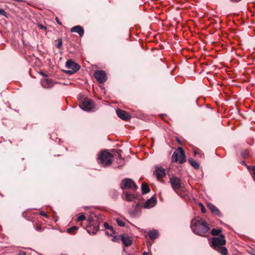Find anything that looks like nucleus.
<instances>
[{"mask_svg": "<svg viewBox=\"0 0 255 255\" xmlns=\"http://www.w3.org/2000/svg\"><path fill=\"white\" fill-rule=\"evenodd\" d=\"M116 222L118 225L120 227H124L125 225V222L119 218L116 219Z\"/></svg>", "mask_w": 255, "mask_h": 255, "instance_id": "nucleus-26", "label": "nucleus"}, {"mask_svg": "<svg viewBox=\"0 0 255 255\" xmlns=\"http://www.w3.org/2000/svg\"><path fill=\"white\" fill-rule=\"evenodd\" d=\"M0 15L6 16V13L3 9L0 8Z\"/></svg>", "mask_w": 255, "mask_h": 255, "instance_id": "nucleus-32", "label": "nucleus"}, {"mask_svg": "<svg viewBox=\"0 0 255 255\" xmlns=\"http://www.w3.org/2000/svg\"><path fill=\"white\" fill-rule=\"evenodd\" d=\"M143 255H148V254L146 252L143 253Z\"/></svg>", "mask_w": 255, "mask_h": 255, "instance_id": "nucleus-45", "label": "nucleus"}, {"mask_svg": "<svg viewBox=\"0 0 255 255\" xmlns=\"http://www.w3.org/2000/svg\"><path fill=\"white\" fill-rule=\"evenodd\" d=\"M221 232V229H213L211 231V234L213 236H218Z\"/></svg>", "mask_w": 255, "mask_h": 255, "instance_id": "nucleus-24", "label": "nucleus"}, {"mask_svg": "<svg viewBox=\"0 0 255 255\" xmlns=\"http://www.w3.org/2000/svg\"><path fill=\"white\" fill-rule=\"evenodd\" d=\"M40 214L42 215V216H43L46 217H48L47 214L46 213H44V212H40Z\"/></svg>", "mask_w": 255, "mask_h": 255, "instance_id": "nucleus-38", "label": "nucleus"}, {"mask_svg": "<svg viewBox=\"0 0 255 255\" xmlns=\"http://www.w3.org/2000/svg\"><path fill=\"white\" fill-rule=\"evenodd\" d=\"M157 200L155 197L152 196L149 199H147L144 204V207L146 209H149L153 207L156 204Z\"/></svg>", "mask_w": 255, "mask_h": 255, "instance_id": "nucleus-13", "label": "nucleus"}, {"mask_svg": "<svg viewBox=\"0 0 255 255\" xmlns=\"http://www.w3.org/2000/svg\"><path fill=\"white\" fill-rule=\"evenodd\" d=\"M199 206L201 208V212L203 213H205L206 212V209L203 205V204L202 203H199Z\"/></svg>", "mask_w": 255, "mask_h": 255, "instance_id": "nucleus-31", "label": "nucleus"}, {"mask_svg": "<svg viewBox=\"0 0 255 255\" xmlns=\"http://www.w3.org/2000/svg\"><path fill=\"white\" fill-rule=\"evenodd\" d=\"M171 160L172 162L178 161L180 164L184 163L186 161V156L183 149L182 147H178V150L174 151Z\"/></svg>", "mask_w": 255, "mask_h": 255, "instance_id": "nucleus-4", "label": "nucleus"}, {"mask_svg": "<svg viewBox=\"0 0 255 255\" xmlns=\"http://www.w3.org/2000/svg\"><path fill=\"white\" fill-rule=\"evenodd\" d=\"M121 239L123 244L127 247L129 246L132 243L131 238L126 234L121 235Z\"/></svg>", "mask_w": 255, "mask_h": 255, "instance_id": "nucleus-14", "label": "nucleus"}, {"mask_svg": "<svg viewBox=\"0 0 255 255\" xmlns=\"http://www.w3.org/2000/svg\"><path fill=\"white\" fill-rule=\"evenodd\" d=\"M119 238H121V236H115V237L113 238L112 240H113V241H114V242H116V241H118V240Z\"/></svg>", "mask_w": 255, "mask_h": 255, "instance_id": "nucleus-34", "label": "nucleus"}, {"mask_svg": "<svg viewBox=\"0 0 255 255\" xmlns=\"http://www.w3.org/2000/svg\"><path fill=\"white\" fill-rule=\"evenodd\" d=\"M199 154L198 152L197 151H194V155H196V154Z\"/></svg>", "mask_w": 255, "mask_h": 255, "instance_id": "nucleus-44", "label": "nucleus"}, {"mask_svg": "<svg viewBox=\"0 0 255 255\" xmlns=\"http://www.w3.org/2000/svg\"><path fill=\"white\" fill-rule=\"evenodd\" d=\"M36 230L38 231H41V228L40 226H37L36 227Z\"/></svg>", "mask_w": 255, "mask_h": 255, "instance_id": "nucleus-40", "label": "nucleus"}, {"mask_svg": "<svg viewBox=\"0 0 255 255\" xmlns=\"http://www.w3.org/2000/svg\"><path fill=\"white\" fill-rule=\"evenodd\" d=\"M140 207V204L139 203H137L135 206H133V207L135 208L136 210V209L139 208Z\"/></svg>", "mask_w": 255, "mask_h": 255, "instance_id": "nucleus-35", "label": "nucleus"}, {"mask_svg": "<svg viewBox=\"0 0 255 255\" xmlns=\"http://www.w3.org/2000/svg\"><path fill=\"white\" fill-rule=\"evenodd\" d=\"M230 0L233 2H238L240 1H241V0Z\"/></svg>", "mask_w": 255, "mask_h": 255, "instance_id": "nucleus-41", "label": "nucleus"}, {"mask_svg": "<svg viewBox=\"0 0 255 255\" xmlns=\"http://www.w3.org/2000/svg\"><path fill=\"white\" fill-rule=\"evenodd\" d=\"M106 234L107 235H108L110 236V234H111V233H109L108 232H106Z\"/></svg>", "mask_w": 255, "mask_h": 255, "instance_id": "nucleus-46", "label": "nucleus"}, {"mask_svg": "<svg viewBox=\"0 0 255 255\" xmlns=\"http://www.w3.org/2000/svg\"><path fill=\"white\" fill-rule=\"evenodd\" d=\"M71 32L77 33L80 37H82L84 35V30L83 28L80 25H77L73 27L71 29Z\"/></svg>", "mask_w": 255, "mask_h": 255, "instance_id": "nucleus-16", "label": "nucleus"}, {"mask_svg": "<svg viewBox=\"0 0 255 255\" xmlns=\"http://www.w3.org/2000/svg\"><path fill=\"white\" fill-rule=\"evenodd\" d=\"M56 20L59 25L62 24V23L59 21V20L58 18H57V17L56 18Z\"/></svg>", "mask_w": 255, "mask_h": 255, "instance_id": "nucleus-39", "label": "nucleus"}, {"mask_svg": "<svg viewBox=\"0 0 255 255\" xmlns=\"http://www.w3.org/2000/svg\"><path fill=\"white\" fill-rule=\"evenodd\" d=\"M62 44V40L61 38H59L57 40V43L56 44V46L58 48L60 47Z\"/></svg>", "mask_w": 255, "mask_h": 255, "instance_id": "nucleus-30", "label": "nucleus"}, {"mask_svg": "<svg viewBox=\"0 0 255 255\" xmlns=\"http://www.w3.org/2000/svg\"><path fill=\"white\" fill-rule=\"evenodd\" d=\"M190 227L193 232L202 237L205 236V234L210 229L208 224L199 217H195L191 220Z\"/></svg>", "mask_w": 255, "mask_h": 255, "instance_id": "nucleus-1", "label": "nucleus"}, {"mask_svg": "<svg viewBox=\"0 0 255 255\" xmlns=\"http://www.w3.org/2000/svg\"><path fill=\"white\" fill-rule=\"evenodd\" d=\"M85 219H86L85 216L83 214H82L80 215V216H79V217L77 218V221L80 222L81 221L85 220Z\"/></svg>", "mask_w": 255, "mask_h": 255, "instance_id": "nucleus-28", "label": "nucleus"}, {"mask_svg": "<svg viewBox=\"0 0 255 255\" xmlns=\"http://www.w3.org/2000/svg\"><path fill=\"white\" fill-rule=\"evenodd\" d=\"M121 197L122 199L128 202H132L137 198V196L129 191L124 190Z\"/></svg>", "mask_w": 255, "mask_h": 255, "instance_id": "nucleus-10", "label": "nucleus"}, {"mask_svg": "<svg viewBox=\"0 0 255 255\" xmlns=\"http://www.w3.org/2000/svg\"><path fill=\"white\" fill-rule=\"evenodd\" d=\"M18 255H26V253L23 251H20Z\"/></svg>", "mask_w": 255, "mask_h": 255, "instance_id": "nucleus-37", "label": "nucleus"}, {"mask_svg": "<svg viewBox=\"0 0 255 255\" xmlns=\"http://www.w3.org/2000/svg\"><path fill=\"white\" fill-rule=\"evenodd\" d=\"M79 106L82 110L87 112L90 111L94 108L93 102L87 98L81 101Z\"/></svg>", "mask_w": 255, "mask_h": 255, "instance_id": "nucleus-8", "label": "nucleus"}, {"mask_svg": "<svg viewBox=\"0 0 255 255\" xmlns=\"http://www.w3.org/2000/svg\"><path fill=\"white\" fill-rule=\"evenodd\" d=\"M150 191V189L148 185L145 183H142L141 185V193L142 194H145Z\"/></svg>", "mask_w": 255, "mask_h": 255, "instance_id": "nucleus-18", "label": "nucleus"}, {"mask_svg": "<svg viewBox=\"0 0 255 255\" xmlns=\"http://www.w3.org/2000/svg\"><path fill=\"white\" fill-rule=\"evenodd\" d=\"M224 238V236L222 235L220 238H213L211 243V246L223 255H227L228 250L226 247H223L226 243Z\"/></svg>", "mask_w": 255, "mask_h": 255, "instance_id": "nucleus-2", "label": "nucleus"}, {"mask_svg": "<svg viewBox=\"0 0 255 255\" xmlns=\"http://www.w3.org/2000/svg\"><path fill=\"white\" fill-rule=\"evenodd\" d=\"M188 161L189 163L195 169H199V164L195 161L193 158H189L188 159Z\"/></svg>", "mask_w": 255, "mask_h": 255, "instance_id": "nucleus-19", "label": "nucleus"}, {"mask_svg": "<svg viewBox=\"0 0 255 255\" xmlns=\"http://www.w3.org/2000/svg\"><path fill=\"white\" fill-rule=\"evenodd\" d=\"M158 236L157 232L155 230H152L149 232V237L151 240H154L157 238Z\"/></svg>", "mask_w": 255, "mask_h": 255, "instance_id": "nucleus-20", "label": "nucleus"}, {"mask_svg": "<svg viewBox=\"0 0 255 255\" xmlns=\"http://www.w3.org/2000/svg\"><path fill=\"white\" fill-rule=\"evenodd\" d=\"M65 66L68 70H65L64 72L69 75H71L76 73L81 67L78 64L74 62L71 59L67 61Z\"/></svg>", "mask_w": 255, "mask_h": 255, "instance_id": "nucleus-5", "label": "nucleus"}, {"mask_svg": "<svg viewBox=\"0 0 255 255\" xmlns=\"http://www.w3.org/2000/svg\"><path fill=\"white\" fill-rule=\"evenodd\" d=\"M99 228L98 226H94L93 228L91 229H87V232L90 235H95L99 230Z\"/></svg>", "mask_w": 255, "mask_h": 255, "instance_id": "nucleus-21", "label": "nucleus"}, {"mask_svg": "<svg viewBox=\"0 0 255 255\" xmlns=\"http://www.w3.org/2000/svg\"><path fill=\"white\" fill-rule=\"evenodd\" d=\"M78 229V227L73 226L71 228L68 229L67 232L69 234H71L73 232V231H74L75 230H77Z\"/></svg>", "mask_w": 255, "mask_h": 255, "instance_id": "nucleus-27", "label": "nucleus"}, {"mask_svg": "<svg viewBox=\"0 0 255 255\" xmlns=\"http://www.w3.org/2000/svg\"><path fill=\"white\" fill-rule=\"evenodd\" d=\"M37 26H38V27L40 29H44V30H46V27L45 26H44V25H42V24H38L37 25Z\"/></svg>", "mask_w": 255, "mask_h": 255, "instance_id": "nucleus-33", "label": "nucleus"}, {"mask_svg": "<svg viewBox=\"0 0 255 255\" xmlns=\"http://www.w3.org/2000/svg\"><path fill=\"white\" fill-rule=\"evenodd\" d=\"M40 74L43 76H45V77L47 76V75L45 74H44L43 72H42L41 71L40 72Z\"/></svg>", "mask_w": 255, "mask_h": 255, "instance_id": "nucleus-42", "label": "nucleus"}, {"mask_svg": "<svg viewBox=\"0 0 255 255\" xmlns=\"http://www.w3.org/2000/svg\"><path fill=\"white\" fill-rule=\"evenodd\" d=\"M113 156L107 150L101 151L98 155L97 161L102 167L110 166L113 162Z\"/></svg>", "mask_w": 255, "mask_h": 255, "instance_id": "nucleus-3", "label": "nucleus"}, {"mask_svg": "<svg viewBox=\"0 0 255 255\" xmlns=\"http://www.w3.org/2000/svg\"><path fill=\"white\" fill-rule=\"evenodd\" d=\"M248 168L249 169H252L253 170L252 177L254 181L255 182V166L253 167L249 166Z\"/></svg>", "mask_w": 255, "mask_h": 255, "instance_id": "nucleus-25", "label": "nucleus"}, {"mask_svg": "<svg viewBox=\"0 0 255 255\" xmlns=\"http://www.w3.org/2000/svg\"><path fill=\"white\" fill-rule=\"evenodd\" d=\"M94 77L99 83H104L107 79L106 72L103 70H98L94 73Z\"/></svg>", "mask_w": 255, "mask_h": 255, "instance_id": "nucleus-9", "label": "nucleus"}, {"mask_svg": "<svg viewBox=\"0 0 255 255\" xmlns=\"http://www.w3.org/2000/svg\"><path fill=\"white\" fill-rule=\"evenodd\" d=\"M84 209H89V207H84Z\"/></svg>", "mask_w": 255, "mask_h": 255, "instance_id": "nucleus-47", "label": "nucleus"}, {"mask_svg": "<svg viewBox=\"0 0 255 255\" xmlns=\"http://www.w3.org/2000/svg\"><path fill=\"white\" fill-rule=\"evenodd\" d=\"M208 207L211 212L214 215H218L220 214V211L218 209V208L212 203H209L208 204Z\"/></svg>", "mask_w": 255, "mask_h": 255, "instance_id": "nucleus-17", "label": "nucleus"}, {"mask_svg": "<svg viewBox=\"0 0 255 255\" xmlns=\"http://www.w3.org/2000/svg\"><path fill=\"white\" fill-rule=\"evenodd\" d=\"M158 179L163 178L165 175V169L161 166H156L153 173Z\"/></svg>", "mask_w": 255, "mask_h": 255, "instance_id": "nucleus-11", "label": "nucleus"}, {"mask_svg": "<svg viewBox=\"0 0 255 255\" xmlns=\"http://www.w3.org/2000/svg\"><path fill=\"white\" fill-rule=\"evenodd\" d=\"M41 84L44 88H50L54 85L53 81L49 79H43L41 80Z\"/></svg>", "mask_w": 255, "mask_h": 255, "instance_id": "nucleus-15", "label": "nucleus"}, {"mask_svg": "<svg viewBox=\"0 0 255 255\" xmlns=\"http://www.w3.org/2000/svg\"><path fill=\"white\" fill-rule=\"evenodd\" d=\"M104 227L105 228V229H109L111 231V234H110L111 236H112V235L115 233V231H114L113 228L112 227V226H110L108 223L105 222L104 224Z\"/></svg>", "mask_w": 255, "mask_h": 255, "instance_id": "nucleus-22", "label": "nucleus"}, {"mask_svg": "<svg viewBox=\"0 0 255 255\" xmlns=\"http://www.w3.org/2000/svg\"><path fill=\"white\" fill-rule=\"evenodd\" d=\"M88 221H89V226H91V225L93 226V224L92 223V222H93V220L92 219H91V218H89Z\"/></svg>", "mask_w": 255, "mask_h": 255, "instance_id": "nucleus-36", "label": "nucleus"}, {"mask_svg": "<svg viewBox=\"0 0 255 255\" xmlns=\"http://www.w3.org/2000/svg\"><path fill=\"white\" fill-rule=\"evenodd\" d=\"M193 49H191V51H194Z\"/></svg>", "mask_w": 255, "mask_h": 255, "instance_id": "nucleus-48", "label": "nucleus"}, {"mask_svg": "<svg viewBox=\"0 0 255 255\" xmlns=\"http://www.w3.org/2000/svg\"><path fill=\"white\" fill-rule=\"evenodd\" d=\"M177 142H178L179 144H182L181 141L179 139H177Z\"/></svg>", "mask_w": 255, "mask_h": 255, "instance_id": "nucleus-43", "label": "nucleus"}, {"mask_svg": "<svg viewBox=\"0 0 255 255\" xmlns=\"http://www.w3.org/2000/svg\"><path fill=\"white\" fill-rule=\"evenodd\" d=\"M169 182L174 191L178 194L179 190L181 188V180L176 176H172L170 178Z\"/></svg>", "mask_w": 255, "mask_h": 255, "instance_id": "nucleus-7", "label": "nucleus"}, {"mask_svg": "<svg viewBox=\"0 0 255 255\" xmlns=\"http://www.w3.org/2000/svg\"><path fill=\"white\" fill-rule=\"evenodd\" d=\"M120 186L121 188L124 190L126 189H130L133 191H135L137 188V186L133 180L128 178L123 179Z\"/></svg>", "mask_w": 255, "mask_h": 255, "instance_id": "nucleus-6", "label": "nucleus"}, {"mask_svg": "<svg viewBox=\"0 0 255 255\" xmlns=\"http://www.w3.org/2000/svg\"><path fill=\"white\" fill-rule=\"evenodd\" d=\"M116 113L118 117L123 120L128 121L130 118L129 115L124 110L118 109L116 110Z\"/></svg>", "mask_w": 255, "mask_h": 255, "instance_id": "nucleus-12", "label": "nucleus"}, {"mask_svg": "<svg viewBox=\"0 0 255 255\" xmlns=\"http://www.w3.org/2000/svg\"><path fill=\"white\" fill-rule=\"evenodd\" d=\"M115 152L116 153V155H118V158L121 160L123 161L124 159L122 158L121 154L122 150L121 149H117L115 150Z\"/></svg>", "mask_w": 255, "mask_h": 255, "instance_id": "nucleus-23", "label": "nucleus"}, {"mask_svg": "<svg viewBox=\"0 0 255 255\" xmlns=\"http://www.w3.org/2000/svg\"><path fill=\"white\" fill-rule=\"evenodd\" d=\"M248 155L249 152L247 150L244 151L241 153V156L243 158H246L247 157H248Z\"/></svg>", "mask_w": 255, "mask_h": 255, "instance_id": "nucleus-29", "label": "nucleus"}]
</instances>
